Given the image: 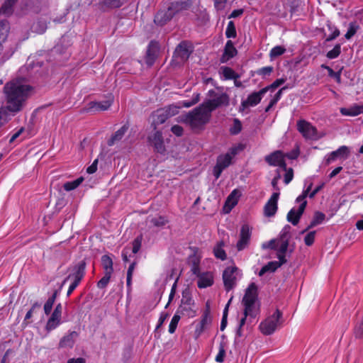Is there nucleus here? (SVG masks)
<instances>
[{
  "mask_svg": "<svg viewBox=\"0 0 363 363\" xmlns=\"http://www.w3.org/2000/svg\"><path fill=\"white\" fill-rule=\"evenodd\" d=\"M30 90L29 85L23 84L18 80L7 83L4 86L6 105L3 107L6 108L7 112L13 114L21 111Z\"/></svg>",
  "mask_w": 363,
  "mask_h": 363,
  "instance_id": "1",
  "label": "nucleus"
},
{
  "mask_svg": "<svg viewBox=\"0 0 363 363\" xmlns=\"http://www.w3.org/2000/svg\"><path fill=\"white\" fill-rule=\"evenodd\" d=\"M211 116V113L201 104L193 111L182 116L181 121L190 126L192 130H199L208 122Z\"/></svg>",
  "mask_w": 363,
  "mask_h": 363,
  "instance_id": "2",
  "label": "nucleus"
},
{
  "mask_svg": "<svg viewBox=\"0 0 363 363\" xmlns=\"http://www.w3.org/2000/svg\"><path fill=\"white\" fill-rule=\"evenodd\" d=\"M217 89L218 91L209 90L208 96L211 99L202 103L211 113L218 107L228 106L230 104L228 94L223 92L221 91L222 88L218 87Z\"/></svg>",
  "mask_w": 363,
  "mask_h": 363,
  "instance_id": "3",
  "label": "nucleus"
},
{
  "mask_svg": "<svg viewBox=\"0 0 363 363\" xmlns=\"http://www.w3.org/2000/svg\"><path fill=\"white\" fill-rule=\"evenodd\" d=\"M257 297V287L255 283H251L245 291L242 298V303L245 307V315H250L251 318L256 316L254 312L255 303Z\"/></svg>",
  "mask_w": 363,
  "mask_h": 363,
  "instance_id": "4",
  "label": "nucleus"
},
{
  "mask_svg": "<svg viewBox=\"0 0 363 363\" xmlns=\"http://www.w3.org/2000/svg\"><path fill=\"white\" fill-rule=\"evenodd\" d=\"M283 323L282 313L277 309L269 317L266 318L259 325V330L265 335H272Z\"/></svg>",
  "mask_w": 363,
  "mask_h": 363,
  "instance_id": "5",
  "label": "nucleus"
},
{
  "mask_svg": "<svg viewBox=\"0 0 363 363\" xmlns=\"http://www.w3.org/2000/svg\"><path fill=\"white\" fill-rule=\"evenodd\" d=\"M306 197V192H303L301 195L298 196L296 200L297 203H300L298 208L297 210L292 208L287 213V220L294 225H296L299 223L300 218L304 213L307 205Z\"/></svg>",
  "mask_w": 363,
  "mask_h": 363,
  "instance_id": "6",
  "label": "nucleus"
},
{
  "mask_svg": "<svg viewBox=\"0 0 363 363\" xmlns=\"http://www.w3.org/2000/svg\"><path fill=\"white\" fill-rule=\"evenodd\" d=\"M194 306V301L192 299L189 291L187 289L183 291L181 304L177 309V313L186 315L189 317H194L196 315Z\"/></svg>",
  "mask_w": 363,
  "mask_h": 363,
  "instance_id": "7",
  "label": "nucleus"
},
{
  "mask_svg": "<svg viewBox=\"0 0 363 363\" xmlns=\"http://www.w3.org/2000/svg\"><path fill=\"white\" fill-rule=\"evenodd\" d=\"M150 134L148 138V142L153 147L154 150L160 154H164L166 148L164 143L162 133L160 130H156Z\"/></svg>",
  "mask_w": 363,
  "mask_h": 363,
  "instance_id": "8",
  "label": "nucleus"
},
{
  "mask_svg": "<svg viewBox=\"0 0 363 363\" xmlns=\"http://www.w3.org/2000/svg\"><path fill=\"white\" fill-rule=\"evenodd\" d=\"M297 130L306 139L313 140L317 138L316 128L305 120L298 121Z\"/></svg>",
  "mask_w": 363,
  "mask_h": 363,
  "instance_id": "9",
  "label": "nucleus"
},
{
  "mask_svg": "<svg viewBox=\"0 0 363 363\" xmlns=\"http://www.w3.org/2000/svg\"><path fill=\"white\" fill-rule=\"evenodd\" d=\"M238 270L236 267H227L223 273L224 287L227 291L233 289L236 285V276L235 273Z\"/></svg>",
  "mask_w": 363,
  "mask_h": 363,
  "instance_id": "10",
  "label": "nucleus"
},
{
  "mask_svg": "<svg viewBox=\"0 0 363 363\" xmlns=\"http://www.w3.org/2000/svg\"><path fill=\"white\" fill-rule=\"evenodd\" d=\"M85 269L86 262L84 260L80 261L73 267L72 272L64 279L60 286V289H62L69 279H73V281L80 283L85 274Z\"/></svg>",
  "mask_w": 363,
  "mask_h": 363,
  "instance_id": "11",
  "label": "nucleus"
},
{
  "mask_svg": "<svg viewBox=\"0 0 363 363\" xmlns=\"http://www.w3.org/2000/svg\"><path fill=\"white\" fill-rule=\"evenodd\" d=\"M192 51L191 45L186 41H182L177 46L174 57L179 60V62H184L189 59Z\"/></svg>",
  "mask_w": 363,
  "mask_h": 363,
  "instance_id": "12",
  "label": "nucleus"
},
{
  "mask_svg": "<svg viewBox=\"0 0 363 363\" xmlns=\"http://www.w3.org/2000/svg\"><path fill=\"white\" fill-rule=\"evenodd\" d=\"M267 92V89H262L259 91H255L250 94L246 100L241 102L240 111L243 112L249 106L257 105L262 100L263 95Z\"/></svg>",
  "mask_w": 363,
  "mask_h": 363,
  "instance_id": "13",
  "label": "nucleus"
},
{
  "mask_svg": "<svg viewBox=\"0 0 363 363\" xmlns=\"http://www.w3.org/2000/svg\"><path fill=\"white\" fill-rule=\"evenodd\" d=\"M265 161L271 166L279 167L286 170V163L284 160V155L280 150L274 151L265 157Z\"/></svg>",
  "mask_w": 363,
  "mask_h": 363,
  "instance_id": "14",
  "label": "nucleus"
},
{
  "mask_svg": "<svg viewBox=\"0 0 363 363\" xmlns=\"http://www.w3.org/2000/svg\"><path fill=\"white\" fill-rule=\"evenodd\" d=\"M62 304L58 303L46 323L45 330L48 332L55 329L60 325L62 316Z\"/></svg>",
  "mask_w": 363,
  "mask_h": 363,
  "instance_id": "15",
  "label": "nucleus"
},
{
  "mask_svg": "<svg viewBox=\"0 0 363 363\" xmlns=\"http://www.w3.org/2000/svg\"><path fill=\"white\" fill-rule=\"evenodd\" d=\"M350 155V150L345 146L342 145L337 150L333 151L330 152L327 157L325 159V163L326 165L330 164L337 159L340 160H346L348 158Z\"/></svg>",
  "mask_w": 363,
  "mask_h": 363,
  "instance_id": "16",
  "label": "nucleus"
},
{
  "mask_svg": "<svg viewBox=\"0 0 363 363\" xmlns=\"http://www.w3.org/2000/svg\"><path fill=\"white\" fill-rule=\"evenodd\" d=\"M279 197V192H274L271 196L264 208V215L267 217L274 216L278 209L277 202Z\"/></svg>",
  "mask_w": 363,
  "mask_h": 363,
  "instance_id": "17",
  "label": "nucleus"
},
{
  "mask_svg": "<svg viewBox=\"0 0 363 363\" xmlns=\"http://www.w3.org/2000/svg\"><path fill=\"white\" fill-rule=\"evenodd\" d=\"M159 50L160 47L157 43L155 41H151L150 43L145 56V62L149 67H151L155 62L158 55Z\"/></svg>",
  "mask_w": 363,
  "mask_h": 363,
  "instance_id": "18",
  "label": "nucleus"
},
{
  "mask_svg": "<svg viewBox=\"0 0 363 363\" xmlns=\"http://www.w3.org/2000/svg\"><path fill=\"white\" fill-rule=\"evenodd\" d=\"M242 150V145L231 148L230 153H226L223 155H220L218 157L216 164H218L224 169L227 168L231 164L232 157L235 155L238 152V151Z\"/></svg>",
  "mask_w": 363,
  "mask_h": 363,
  "instance_id": "19",
  "label": "nucleus"
},
{
  "mask_svg": "<svg viewBox=\"0 0 363 363\" xmlns=\"http://www.w3.org/2000/svg\"><path fill=\"white\" fill-rule=\"evenodd\" d=\"M251 236V231L247 225H243L240 230V240L237 243L238 250L240 251L244 250L250 241Z\"/></svg>",
  "mask_w": 363,
  "mask_h": 363,
  "instance_id": "20",
  "label": "nucleus"
},
{
  "mask_svg": "<svg viewBox=\"0 0 363 363\" xmlns=\"http://www.w3.org/2000/svg\"><path fill=\"white\" fill-rule=\"evenodd\" d=\"M174 13L169 7L167 10L160 11L155 16L154 22L160 26H164L174 16Z\"/></svg>",
  "mask_w": 363,
  "mask_h": 363,
  "instance_id": "21",
  "label": "nucleus"
},
{
  "mask_svg": "<svg viewBox=\"0 0 363 363\" xmlns=\"http://www.w3.org/2000/svg\"><path fill=\"white\" fill-rule=\"evenodd\" d=\"M79 337V333L76 331L69 332L68 334L63 336L59 342V347L60 348H72L77 339Z\"/></svg>",
  "mask_w": 363,
  "mask_h": 363,
  "instance_id": "22",
  "label": "nucleus"
},
{
  "mask_svg": "<svg viewBox=\"0 0 363 363\" xmlns=\"http://www.w3.org/2000/svg\"><path fill=\"white\" fill-rule=\"evenodd\" d=\"M213 284V276L211 272H203L198 277L197 285L200 289L211 286Z\"/></svg>",
  "mask_w": 363,
  "mask_h": 363,
  "instance_id": "23",
  "label": "nucleus"
},
{
  "mask_svg": "<svg viewBox=\"0 0 363 363\" xmlns=\"http://www.w3.org/2000/svg\"><path fill=\"white\" fill-rule=\"evenodd\" d=\"M237 52L238 51L234 47L233 43L230 40H228L225 45L223 54L220 59L221 62H227L230 58H233L235 55H236Z\"/></svg>",
  "mask_w": 363,
  "mask_h": 363,
  "instance_id": "24",
  "label": "nucleus"
},
{
  "mask_svg": "<svg viewBox=\"0 0 363 363\" xmlns=\"http://www.w3.org/2000/svg\"><path fill=\"white\" fill-rule=\"evenodd\" d=\"M191 6V1L190 0H180L171 3L169 7L175 15L180 11L189 9Z\"/></svg>",
  "mask_w": 363,
  "mask_h": 363,
  "instance_id": "25",
  "label": "nucleus"
},
{
  "mask_svg": "<svg viewBox=\"0 0 363 363\" xmlns=\"http://www.w3.org/2000/svg\"><path fill=\"white\" fill-rule=\"evenodd\" d=\"M113 99H110L108 100L100 102L91 101L89 104V107L87 108V111H106L107 110L111 105L112 104Z\"/></svg>",
  "mask_w": 363,
  "mask_h": 363,
  "instance_id": "26",
  "label": "nucleus"
},
{
  "mask_svg": "<svg viewBox=\"0 0 363 363\" xmlns=\"http://www.w3.org/2000/svg\"><path fill=\"white\" fill-rule=\"evenodd\" d=\"M152 127H153L154 130L157 129V126L164 123L169 118L167 116L164 111H163L162 108L157 110L153 114H152Z\"/></svg>",
  "mask_w": 363,
  "mask_h": 363,
  "instance_id": "27",
  "label": "nucleus"
},
{
  "mask_svg": "<svg viewBox=\"0 0 363 363\" xmlns=\"http://www.w3.org/2000/svg\"><path fill=\"white\" fill-rule=\"evenodd\" d=\"M325 219V215L320 211H315L314 213V216L313 218V220L310 223V224L308 225V227L304 229L303 231L301 232V234H303L306 232H308L310 229L315 227L318 225L321 224Z\"/></svg>",
  "mask_w": 363,
  "mask_h": 363,
  "instance_id": "28",
  "label": "nucleus"
},
{
  "mask_svg": "<svg viewBox=\"0 0 363 363\" xmlns=\"http://www.w3.org/2000/svg\"><path fill=\"white\" fill-rule=\"evenodd\" d=\"M128 129V126L126 125H123L119 130H118L112 137L108 140V145L112 146L116 142L120 141L124 136L125 133L127 132Z\"/></svg>",
  "mask_w": 363,
  "mask_h": 363,
  "instance_id": "29",
  "label": "nucleus"
},
{
  "mask_svg": "<svg viewBox=\"0 0 363 363\" xmlns=\"http://www.w3.org/2000/svg\"><path fill=\"white\" fill-rule=\"evenodd\" d=\"M16 2L17 0H6L1 7L0 12L6 16L11 15Z\"/></svg>",
  "mask_w": 363,
  "mask_h": 363,
  "instance_id": "30",
  "label": "nucleus"
},
{
  "mask_svg": "<svg viewBox=\"0 0 363 363\" xmlns=\"http://www.w3.org/2000/svg\"><path fill=\"white\" fill-rule=\"evenodd\" d=\"M101 264L104 272L113 274V260L109 255H105L101 257Z\"/></svg>",
  "mask_w": 363,
  "mask_h": 363,
  "instance_id": "31",
  "label": "nucleus"
},
{
  "mask_svg": "<svg viewBox=\"0 0 363 363\" xmlns=\"http://www.w3.org/2000/svg\"><path fill=\"white\" fill-rule=\"evenodd\" d=\"M10 30L9 23L6 20L0 21V44L6 39Z\"/></svg>",
  "mask_w": 363,
  "mask_h": 363,
  "instance_id": "32",
  "label": "nucleus"
},
{
  "mask_svg": "<svg viewBox=\"0 0 363 363\" xmlns=\"http://www.w3.org/2000/svg\"><path fill=\"white\" fill-rule=\"evenodd\" d=\"M279 267L277 261H272L264 265L259 272V276L262 277L266 273H273Z\"/></svg>",
  "mask_w": 363,
  "mask_h": 363,
  "instance_id": "33",
  "label": "nucleus"
},
{
  "mask_svg": "<svg viewBox=\"0 0 363 363\" xmlns=\"http://www.w3.org/2000/svg\"><path fill=\"white\" fill-rule=\"evenodd\" d=\"M224 246V242L220 241L213 248V253L216 258L221 260H225L227 257L225 250L223 249Z\"/></svg>",
  "mask_w": 363,
  "mask_h": 363,
  "instance_id": "34",
  "label": "nucleus"
},
{
  "mask_svg": "<svg viewBox=\"0 0 363 363\" xmlns=\"http://www.w3.org/2000/svg\"><path fill=\"white\" fill-rule=\"evenodd\" d=\"M363 106H357L350 108H341L340 113L344 116H355L363 113Z\"/></svg>",
  "mask_w": 363,
  "mask_h": 363,
  "instance_id": "35",
  "label": "nucleus"
},
{
  "mask_svg": "<svg viewBox=\"0 0 363 363\" xmlns=\"http://www.w3.org/2000/svg\"><path fill=\"white\" fill-rule=\"evenodd\" d=\"M360 28L359 24L356 21H352L349 23L348 29L345 35L347 40L351 39Z\"/></svg>",
  "mask_w": 363,
  "mask_h": 363,
  "instance_id": "36",
  "label": "nucleus"
},
{
  "mask_svg": "<svg viewBox=\"0 0 363 363\" xmlns=\"http://www.w3.org/2000/svg\"><path fill=\"white\" fill-rule=\"evenodd\" d=\"M212 321V318L211 316V312H210V306L208 303H206V308L205 311H203V313L201 317V320L199 323H201L202 325H204L205 326L208 327L211 325Z\"/></svg>",
  "mask_w": 363,
  "mask_h": 363,
  "instance_id": "37",
  "label": "nucleus"
},
{
  "mask_svg": "<svg viewBox=\"0 0 363 363\" xmlns=\"http://www.w3.org/2000/svg\"><path fill=\"white\" fill-rule=\"evenodd\" d=\"M83 181H84V178L79 177V178L77 179L76 180H74L72 182H67L64 184L63 188L65 191H67L74 190L77 187H78Z\"/></svg>",
  "mask_w": 363,
  "mask_h": 363,
  "instance_id": "38",
  "label": "nucleus"
},
{
  "mask_svg": "<svg viewBox=\"0 0 363 363\" xmlns=\"http://www.w3.org/2000/svg\"><path fill=\"white\" fill-rule=\"evenodd\" d=\"M328 28L330 33L328 35V36L326 38V41H331L336 38H337L340 35V30L338 28H337L335 26H333L332 23H329L327 24Z\"/></svg>",
  "mask_w": 363,
  "mask_h": 363,
  "instance_id": "39",
  "label": "nucleus"
},
{
  "mask_svg": "<svg viewBox=\"0 0 363 363\" xmlns=\"http://www.w3.org/2000/svg\"><path fill=\"white\" fill-rule=\"evenodd\" d=\"M291 226L289 225H286L283 229L281 230L280 235H279V241L280 242H284V241H289L290 238V231H291Z\"/></svg>",
  "mask_w": 363,
  "mask_h": 363,
  "instance_id": "40",
  "label": "nucleus"
},
{
  "mask_svg": "<svg viewBox=\"0 0 363 363\" xmlns=\"http://www.w3.org/2000/svg\"><path fill=\"white\" fill-rule=\"evenodd\" d=\"M225 35L228 38H234L237 35L235 26L234 22L230 21L228 22L227 28L225 30Z\"/></svg>",
  "mask_w": 363,
  "mask_h": 363,
  "instance_id": "41",
  "label": "nucleus"
},
{
  "mask_svg": "<svg viewBox=\"0 0 363 363\" xmlns=\"http://www.w3.org/2000/svg\"><path fill=\"white\" fill-rule=\"evenodd\" d=\"M285 52L286 49L283 46L277 45L271 50L269 57L271 59H274L282 55Z\"/></svg>",
  "mask_w": 363,
  "mask_h": 363,
  "instance_id": "42",
  "label": "nucleus"
},
{
  "mask_svg": "<svg viewBox=\"0 0 363 363\" xmlns=\"http://www.w3.org/2000/svg\"><path fill=\"white\" fill-rule=\"evenodd\" d=\"M180 313H177V311L174 315L173 318H172V320L170 322V324L169 325V333L171 334H173L177 327L178 323L181 318Z\"/></svg>",
  "mask_w": 363,
  "mask_h": 363,
  "instance_id": "43",
  "label": "nucleus"
},
{
  "mask_svg": "<svg viewBox=\"0 0 363 363\" xmlns=\"http://www.w3.org/2000/svg\"><path fill=\"white\" fill-rule=\"evenodd\" d=\"M40 306H41L40 303H39L38 302H35V303H34L33 304V306L30 308V309L26 314V316H25V318H24V320H23V324L25 325H27L28 323H30V321L29 320L31 318L35 309V308H40Z\"/></svg>",
  "mask_w": 363,
  "mask_h": 363,
  "instance_id": "44",
  "label": "nucleus"
},
{
  "mask_svg": "<svg viewBox=\"0 0 363 363\" xmlns=\"http://www.w3.org/2000/svg\"><path fill=\"white\" fill-rule=\"evenodd\" d=\"M150 223L155 227H163L167 223V220L163 216L151 218Z\"/></svg>",
  "mask_w": 363,
  "mask_h": 363,
  "instance_id": "45",
  "label": "nucleus"
},
{
  "mask_svg": "<svg viewBox=\"0 0 363 363\" xmlns=\"http://www.w3.org/2000/svg\"><path fill=\"white\" fill-rule=\"evenodd\" d=\"M341 52V46L340 44H337L335 45V47L328 52L326 56L329 59H335L337 57Z\"/></svg>",
  "mask_w": 363,
  "mask_h": 363,
  "instance_id": "46",
  "label": "nucleus"
},
{
  "mask_svg": "<svg viewBox=\"0 0 363 363\" xmlns=\"http://www.w3.org/2000/svg\"><path fill=\"white\" fill-rule=\"evenodd\" d=\"M112 274L104 272V276L98 281L97 286L99 289H104L107 286Z\"/></svg>",
  "mask_w": 363,
  "mask_h": 363,
  "instance_id": "47",
  "label": "nucleus"
},
{
  "mask_svg": "<svg viewBox=\"0 0 363 363\" xmlns=\"http://www.w3.org/2000/svg\"><path fill=\"white\" fill-rule=\"evenodd\" d=\"M242 130V124L239 119L235 118L233 121V125L230 128V132L232 135L238 134Z\"/></svg>",
  "mask_w": 363,
  "mask_h": 363,
  "instance_id": "48",
  "label": "nucleus"
},
{
  "mask_svg": "<svg viewBox=\"0 0 363 363\" xmlns=\"http://www.w3.org/2000/svg\"><path fill=\"white\" fill-rule=\"evenodd\" d=\"M179 107L177 106H169L167 107H165L163 109V111H165L167 116L168 118L172 117L175 115H177L179 113Z\"/></svg>",
  "mask_w": 363,
  "mask_h": 363,
  "instance_id": "49",
  "label": "nucleus"
},
{
  "mask_svg": "<svg viewBox=\"0 0 363 363\" xmlns=\"http://www.w3.org/2000/svg\"><path fill=\"white\" fill-rule=\"evenodd\" d=\"M316 231L313 230L308 232L304 238V242L306 245L311 246L313 244L315 240Z\"/></svg>",
  "mask_w": 363,
  "mask_h": 363,
  "instance_id": "50",
  "label": "nucleus"
},
{
  "mask_svg": "<svg viewBox=\"0 0 363 363\" xmlns=\"http://www.w3.org/2000/svg\"><path fill=\"white\" fill-rule=\"evenodd\" d=\"M225 355V345L223 342H220L219 346V352L216 357V361L217 362H223L224 357Z\"/></svg>",
  "mask_w": 363,
  "mask_h": 363,
  "instance_id": "51",
  "label": "nucleus"
},
{
  "mask_svg": "<svg viewBox=\"0 0 363 363\" xmlns=\"http://www.w3.org/2000/svg\"><path fill=\"white\" fill-rule=\"evenodd\" d=\"M286 82V79L281 78L276 79L271 85L264 87V89H267V91L269 90L274 91L279 86L282 85Z\"/></svg>",
  "mask_w": 363,
  "mask_h": 363,
  "instance_id": "52",
  "label": "nucleus"
},
{
  "mask_svg": "<svg viewBox=\"0 0 363 363\" xmlns=\"http://www.w3.org/2000/svg\"><path fill=\"white\" fill-rule=\"evenodd\" d=\"M141 242H142V237H137L132 242L133 247H132V252L134 254H136L141 247Z\"/></svg>",
  "mask_w": 363,
  "mask_h": 363,
  "instance_id": "53",
  "label": "nucleus"
},
{
  "mask_svg": "<svg viewBox=\"0 0 363 363\" xmlns=\"http://www.w3.org/2000/svg\"><path fill=\"white\" fill-rule=\"evenodd\" d=\"M273 69L274 68L272 66L264 67L258 69L257 74L262 77L269 76L273 72Z\"/></svg>",
  "mask_w": 363,
  "mask_h": 363,
  "instance_id": "54",
  "label": "nucleus"
},
{
  "mask_svg": "<svg viewBox=\"0 0 363 363\" xmlns=\"http://www.w3.org/2000/svg\"><path fill=\"white\" fill-rule=\"evenodd\" d=\"M223 76L226 79H231L235 78V72L233 71V69H231L230 67H223Z\"/></svg>",
  "mask_w": 363,
  "mask_h": 363,
  "instance_id": "55",
  "label": "nucleus"
},
{
  "mask_svg": "<svg viewBox=\"0 0 363 363\" xmlns=\"http://www.w3.org/2000/svg\"><path fill=\"white\" fill-rule=\"evenodd\" d=\"M354 335L357 338L363 337V320H362L361 323L356 325L354 329Z\"/></svg>",
  "mask_w": 363,
  "mask_h": 363,
  "instance_id": "56",
  "label": "nucleus"
},
{
  "mask_svg": "<svg viewBox=\"0 0 363 363\" xmlns=\"http://www.w3.org/2000/svg\"><path fill=\"white\" fill-rule=\"evenodd\" d=\"M207 327L204 325H202L201 323H199L198 325L196 327L195 331H194V335L195 338L197 339L200 337V335L203 333L205 329Z\"/></svg>",
  "mask_w": 363,
  "mask_h": 363,
  "instance_id": "57",
  "label": "nucleus"
},
{
  "mask_svg": "<svg viewBox=\"0 0 363 363\" xmlns=\"http://www.w3.org/2000/svg\"><path fill=\"white\" fill-rule=\"evenodd\" d=\"M286 172L284 175V183L286 184H288L294 177V171L292 168H286V170H285Z\"/></svg>",
  "mask_w": 363,
  "mask_h": 363,
  "instance_id": "58",
  "label": "nucleus"
},
{
  "mask_svg": "<svg viewBox=\"0 0 363 363\" xmlns=\"http://www.w3.org/2000/svg\"><path fill=\"white\" fill-rule=\"evenodd\" d=\"M169 317V313H165V312H162L161 314H160V318H159V320H158V323L156 326V328H155V331H157V330H159V328H160L162 325V324L164 323V322L166 320V319Z\"/></svg>",
  "mask_w": 363,
  "mask_h": 363,
  "instance_id": "59",
  "label": "nucleus"
},
{
  "mask_svg": "<svg viewBox=\"0 0 363 363\" xmlns=\"http://www.w3.org/2000/svg\"><path fill=\"white\" fill-rule=\"evenodd\" d=\"M289 241L280 242L278 254H286L289 247Z\"/></svg>",
  "mask_w": 363,
  "mask_h": 363,
  "instance_id": "60",
  "label": "nucleus"
},
{
  "mask_svg": "<svg viewBox=\"0 0 363 363\" xmlns=\"http://www.w3.org/2000/svg\"><path fill=\"white\" fill-rule=\"evenodd\" d=\"M47 26L45 22L39 21L37 23L35 29L38 33H43L45 31Z\"/></svg>",
  "mask_w": 363,
  "mask_h": 363,
  "instance_id": "61",
  "label": "nucleus"
},
{
  "mask_svg": "<svg viewBox=\"0 0 363 363\" xmlns=\"http://www.w3.org/2000/svg\"><path fill=\"white\" fill-rule=\"evenodd\" d=\"M171 130L177 136H181L183 134L184 129L179 125H174L172 127Z\"/></svg>",
  "mask_w": 363,
  "mask_h": 363,
  "instance_id": "62",
  "label": "nucleus"
},
{
  "mask_svg": "<svg viewBox=\"0 0 363 363\" xmlns=\"http://www.w3.org/2000/svg\"><path fill=\"white\" fill-rule=\"evenodd\" d=\"M227 0H214V6L217 10H223L226 4Z\"/></svg>",
  "mask_w": 363,
  "mask_h": 363,
  "instance_id": "63",
  "label": "nucleus"
},
{
  "mask_svg": "<svg viewBox=\"0 0 363 363\" xmlns=\"http://www.w3.org/2000/svg\"><path fill=\"white\" fill-rule=\"evenodd\" d=\"M223 169L224 168H223L218 164H216V166L213 167V173L216 179L220 177Z\"/></svg>",
  "mask_w": 363,
  "mask_h": 363,
  "instance_id": "64",
  "label": "nucleus"
}]
</instances>
